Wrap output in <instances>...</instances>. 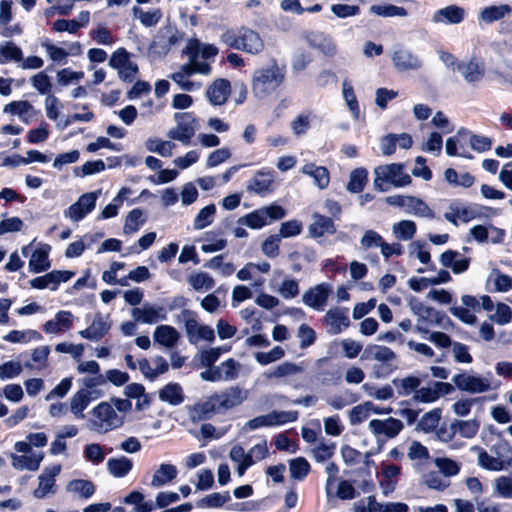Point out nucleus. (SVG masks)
<instances>
[{"label": "nucleus", "mask_w": 512, "mask_h": 512, "mask_svg": "<svg viewBox=\"0 0 512 512\" xmlns=\"http://www.w3.org/2000/svg\"><path fill=\"white\" fill-rule=\"evenodd\" d=\"M131 314L136 322L144 324L167 320V311L164 307L153 306L149 303H145L142 307H134Z\"/></svg>", "instance_id": "nucleus-13"}, {"label": "nucleus", "mask_w": 512, "mask_h": 512, "mask_svg": "<svg viewBox=\"0 0 512 512\" xmlns=\"http://www.w3.org/2000/svg\"><path fill=\"white\" fill-rule=\"evenodd\" d=\"M133 468V461L125 456L109 458L107 470L115 478L125 477Z\"/></svg>", "instance_id": "nucleus-34"}, {"label": "nucleus", "mask_w": 512, "mask_h": 512, "mask_svg": "<svg viewBox=\"0 0 512 512\" xmlns=\"http://www.w3.org/2000/svg\"><path fill=\"white\" fill-rule=\"evenodd\" d=\"M308 231L312 238H319L325 234H334L336 232V226L332 218L314 213Z\"/></svg>", "instance_id": "nucleus-24"}, {"label": "nucleus", "mask_w": 512, "mask_h": 512, "mask_svg": "<svg viewBox=\"0 0 512 512\" xmlns=\"http://www.w3.org/2000/svg\"><path fill=\"white\" fill-rule=\"evenodd\" d=\"M390 59L397 72H414L423 68L422 58L412 49L402 44H396L390 51Z\"/></svg>", "instance_id": "nucleus-4"}, {"label": "nucleus", "mask_w": 512, "mask_h": 512, "mask_svg": "<svg viewBox=\"0 0 512 512\" xmlns=\"http://www.w3.org/2000/svg\"><path fill=\"white\" fill-rule=\"evenodd\" d=\"M143 211L139 208L131 210L126 216L124 224V233L131 234L137 232L144 224Z\"/></svg>", "instance_id": "nucleus-56"}, {"label": "nucleus", "mask_w": 512, "mask_h": 512, "mask_svg": "<svg viewBox=\"0 0 512 512\" xmlns=\"http://www.w3.org/2000/svg\"><path fill=\"white\" fill-rule=\"evenodd\" d=\"M342 95L353 118L358 120L360 116L358 100L352 85L347 80H344L342 83Z\"/></svg>", "instance_id": "nucleus-46"}, {"label": "nucleus", "mask_w": 512, "mask_h": 512, "mask_svg": "<svg viewBox=\"0 0 512 512\" xmlns=\"http://www.w3.org/2000/svg\"><path fill=\"white\" fill-rule=\"evenodd\" d=\"M23 60V52L19 46L12 41L0 44V64L9 62H20Z\"/></svg>", "instance_id": "nucleus-36"}, {"label": "nucleus", "mask_w": 512, "mask_h": 512, "mask_svg": "<svg viewBox=\"0 0 512 512\" xmlns=\"http://www.w3.org/2000/svg\"><path fill=\"white\" fill-rule=\"evenodd\" d=\"M188 283L191 285V287L196 290H211L214 285L215 281L214 279L205 272H199L195 273L189 276Z\"/></svg>", "instance_id": "nucleus-53"}, {"label": "nucleus", "mask_w": 512, "mask_h": 512, "mask_svg": "<svg viewBox=\"0 0 512 512\" xmlns=\"http://www.w3.org/2000/svg\"><path fill=\"white\" fill-rule=\"evenodd\" d=\"M301 171L303 174L312 177L314 184L320 189H325L329 185L330 176L326 167L307 163L302 167Z\"/></svg>", "instance_id": "nucleus-32"}, {"label": "nucleus", "mask_w": 512, "mask_h": 512, "mask_svg": "<svg viewBox=\"0 0 512 512\" xmlns=\"http://www.w3.org/2000/svg\"><path fill=\"white\" fill-rule=\"evenodd\" d=\"M61 472V465H53L51 467H46L43 472L39 475V485L34 490L33 495L35 498L43 499L48 494H54L55 490V478Z\"/></svg>", "instance_id": "nucleus-14"}, {"label": "nucleus", "mask_w": 512, "mask_h": 512, "mask_svg": "<svg viewBox=\"0 0 512 512\" xmlns=\"http://www.w3.org/2000/svg\"><path fill=\"white\" fill-rule=\"evenodd\" d=\"M332 293V287L328 283H320L309 288L302 295V302L307 307L316 311H322L327 303L329 295Z\"/></svg>", "instance_id": "nucleus-10"}, {"label": "nucleus", "mask_w": 512, "mask_h": 512, "mask_svg": "<svg viewBox=\"0 0 512 512\" xmlns=\"http://www.w3.org/2000/svg\"><path fill=\"white\" fill-rule=\"evenodd\" d=\"M179 337L178 331L170 325L157 326L153 333L154 341L166 348H173L177 344Z\"/></svg>", "instance_id": "nucleus-30"}, {"label": "nucleus", "mask_w": 512, "mask_h": 512, "mask_svg": "<svg viewBox=\"0 0 512 512\" xmlns=\"http://www.w3.org/2000/svg\"><path fill=\"white\" fill-rule=\"evenodd\" d=\"M177 468L172 464H161L152 477L151 486L162 487L177 476Z\"/></svg>", "instance_id": "nucleus-35"}, {"label": "nucleus", "mask_w": 512, "mask_h": 512, "mask_svg": "<svg viewBox=\"0 0 512 512\" xmlns=\"http://www.w3.org/2000/svg\"><path fill=\"white\" fill-rule=\"evenodd\" d=\"M512 8L508 4L491 5L484 7L479 15V24H492L496 21L502 20L505 17L510 16Z\"/></svg>", "instance_id": "nucleus-26"}, {"label": "nucleus", "mask_w": 512, "mask_h": 512, "mask_svg": "<svg viewBox=\"0 0 512 512\" xmlns=\"http://www.w3.org/2000/svg\"><path fill=\"white\" fill-rule=\"evenodd\" d=\"M423 483L428 488L437 491H443L450 485V481L444 479L439 471H431L424 474Z\"/></svg>", "instance_id": "nucleus-57"}, {"label": "nucleus", "mask_w": 512, "mask_h": 512, "mask_svg": "<svg viewBox=\"0 0 512 512\" xmlns=\"http://www.w3.org/2000/svg\"><path fill=\"white\" fill-rule=\"evenodd\" d=\"M495 492L502 498L512 497V477L500 476L495 480Z\"/></svg>", "instance_id": "nucleus-64"}, {"label": "nucleus", "mask_w": 512, "mask_h": 512, "mask_svg": "<svg viewBox=\"0 0 512 512\" xmlns=\"http://www.w3.org/2000/svg\"><path fill=\"white\" fill-rule=\"evenodd\" d=\"M369 12L381 17H405L408 15L404 7L394 4L372 5L369 8Z\"/></svg>", "instance_id": "nucleus-43"}, {"label": "nucleus", "mask_w": 512, "mask_h": 512, "mask_svg": "<svg viewBox=\"0 0 512 512\" xmlns=\"http://www.w3.org/2000/svg\"><path fill=\"white\" fill-rule=\"evenodd\" d=\"M184 324H185V331L188 337V340L191 344L197 343L196 334L199 332V328L202 325H199L196 314L188 309H184L181 313Z\"/></svg>", "instance_id": "nucleus-44"}, {"label": "nucleus", "mask_w": 512, "mask_h": 512, "mask_svg": "<svg viewBox=\"0 0 512 512\" xmlns=\"http://www.w3.org/2000/svg\"><path fill=\"white\" fill-rule=\"evenodd\" d=\"M468 84H474L483 79L485 75V63L472 57L469 61H462L457 70Z\"/></svg>", "instance_id": "nucleus-20"}, {"label": "nucleus", "mask_w": 512, "mask_h": 512, "mask_svg": "<svg viewBox=\"0 0 512 512\" xmlns=\"http://www.w3.org/2000/svg\"><path fill=\"white\" fill-rule=\"evenodd\" d=\"M75 273L69 270H53L43 276H38L30 280V285L35 289L49 288L52 291L58 289L63 282L69 281Z\"/></svg>", "instance_id": "nucleus-9"}, {"label": "nucleus", "mask_w": 512, "mask_h": 512, "mask_svg": "<svg viewBox=\"0 0 512 512\" xmlns=\"http://www.w3.org/2000/svg\"><path fill=\"white\" fill-rule=\"evenodd\" d=\"M368 172L365 168H356L351 171L346 189L350 193H360L367 183Z\"/></svg>", "instance_id": "nucleus-39"}, {"label": "nucleus", "mask_w": 512, "mask_h": 512, "mask_svg": "<svg viewBox=\"0 0 512 512\" xmlns=\"http://www.w3.org/2000/svg\"><path fill=\"white\" fill-rule=\"evenodd\" d=\"M100 194L101 190L82 194L78 200L64 212L65 217L70 218L74 222L81 221L94 210Z\"/></svg>", "instance_id": "nucleus-8"}, {"label": "nucleus", "mask_w": 512, "mask_h": 512, "mask_svg": "<svg viewBox=\"0 0 512 512\" xmlns=\"http://www.w3.org/2000/svg\"><path fill=\"white\" fill-rule=\"evenodd\" d=\"M393 233L399 240H410L416 233V224L411 220H401L393 225Z\"/></svg>", "instance_id": "nucleus-55"}, {"label": "nucleus", "mask_w": 512, "mask_h": 512, "mask_svg": "<svg viewBox=\"0 0 512 512\" xmlns=\"http://www.w3.org/2000/svg\"><path fill=\"white\" fill-rule=\"evenodd\" d=\"M286 211L280 205H269L254 210L237 220L239 225H245L251 229H261L268 225L271 221L280 220L285 217Z\"/></svg>", "instance_id": "nucleus-3"}, {"label": "nucleus", "mask_w": 512, "mask_h": 512, "mask_svg": "<svg viewBox=\"0 0 512 512\" xmlns=\"http://www.w3.org/2000/svg\"><path fill=\"white\" fill-rule=\"evenodd\" d=\"M285 79V69L275 60L269 65L257 69L253 74L252 92L255 97L264 99L274 92Z\"/></svg>", "instance_id": "nucleus-1"}, {"label": "nucleus", "mask_w": 512, "mask_h": 512, "mask_svg": "<svg viewBox=\"0 0 512 512\" xmlns=\"http://www.w3.org/2000/svg\"><path fill=\"white\" fill-rule=\"evenodd\" d=\"M231 500L229 492H214L201 498L196 506L199 508H219Z\"/></svg>", "instance_id": "nucleus-45"}, {"label": "nucleus", "mask_w": 512, "mask_h": 512, "mask_svg": "<svg viewBox=\"0 0 512 512\" xmlns=\"http://www.w3.org/2000/svg\"><path fill=\"white\" fill-rule=\"evenodd\" d=\"M218 400V407L222 413L234 408L244 402L247 398V392L238 386L226 388L215 393Z\"/></svg>", "instance_id": "nucleus-15"}, {"label": "nucleus", "mask_w": 512, "mask_h": 512, "mask_svg": "<svg viewBox=\"0 0 512 512\" xmlns=\"http://www.w3.org/2000/svg\"><path fill=\"white\" fill-rule=\"evenodd\" d=\"M49 250L50 247L48 245L34 250L29 259L30 272L38 274L47 271L50 268Z\"/></svg>", "instance_id": "nucleus-29"}, {"label": "nucleus", "mask_w": 512, "mask_h": 512, "mask_svg": "<svg viewBox=\"0 0 512 512\" xmlns=\"http://www.w3.org/2000/svg\"><path fill=\"white\" fill-rule=\"evenodd\" d=\"M311 113H301L292 122L291 129L296 136L304 135L310 128Z\"/></svg>", "instance_id": "nucleus-62"}, {"label": "nucleus", "mask_w": 512, "mask_h": 512, "mask_svg": "<svg viewBox=\"0 0 512 512\" xmlns=\"http://www.w3.org/2000/svg\"><path fill=\"white\" fill-rule=\"evenodd\" d=\"M456 432L464 438H473L480 427V422L476 419L454 420Z\"/></svg>", "instance_id": "nucleus-54"}, {"label": "nucleus", "mask_w": 512, "mask_h": 512, "mask_svg": "<svg viewBox=\"0 0 512 512\" xmlns=\"http://www.w3.org/2000/svg\"><path fill=\"white\" fill-rule=\"evenodd\" d=\"M441 418V410L433 409L429 412H426L421 419L418 421L416 429L419 431H423L425 433H429L433 431L437 426Z\"/></svg>", "instance_id": "nucleus-48"}, {"label": "nucleus", "mask_w": 512, "mask_h": 512, "mask_svg": "<svg viewBox=\"0 0 512 512\" xmlns=\"http://www.w3.org/2000/svg\"><path fill=\"white\" fill-rule=\"evenodd\" d=\"M451 381L457 389L469 394H480L492 389L490 379L479 374L461 372L454 375Z\"/></svg>", "instance_id": "nucleus-7"}, {"label": "nucleus", "mask_w": 512, "mask_h": 512, "mask_svg": "<svg viewBox=\"0 0 512 512\" xmlns=\"http://www.w3.org/2000/svg\"><path fill=\"white\" fill-rule=\"evenodd\" d=\"M105 170V163L103 160L87 161L81 167L74 168V175L77 177H84L92 175Z\"/></svg>", "instance_id": "nucleus-59"}, {"label": "nucleus", "mask_w": 512, "mask_h": 512, "mask_svg": "<svg viewBox=\"0 0 512 512\" xmlns=\"http://www.w3.org/2000/svg\"><path fill=\"white\" fill-rule=\"evenodd\" d=\"M66 490L89 499L95 493V485L90 480L74 479L67 484Z\"/></svg>", "instance_id": "nucleus-40"}, {"label": "nucleus", "mask_w": 512, "mask_h": 512, "mask_svg": "<svg viewBox=\"0 0 512 512\" xmlns=\"http://www.w3.org/2000/svg\"><path fill=\"white\" fill-rule=\"evenodd\" d=\"M291 478L302 481L310 472V464L304 457H297L289 461Z\"/></svg>", "instance_id": "nucleus-49"}, {"label": "nucleus", "mask_w": 512, "mask_h": 512, "mask_svg": "<svg viewBox=\"0 0 512 512\" xmlns=\"http://www.w3.org/2000/svg\"><path fill=\"white\" fill-rule=\"evenodd\" d=\"M89 398L87 393L82 389L78 390L70 400V410L78 419H84L83 411L89 406Z\"/></svg>", "instance_id": "nucleus-47"}, {"label": "nucleus", "mask_w": 512, "mask_h": 512, "mask_svg": "<svg viewBox=\"0 0 512 512\" xmlns=\"http://www.w3.org/2000/svg\"><path fill=\"white\" fill-rule=\"evenodd\" d=\"M458 251L447 250L440 255V263L450 268L454 274H460L465 272L470 265V258L461 257Z\"/></svg>", "instance_id": "nucleus-25"}, {"label": "nucleus", "mask_w": 512, "mask_h": 512, "mask_svg": "<svg viewBox=\"0 0 512 512\" xmlns=\"http://www.w3.org/2000/svg\"><path fill=\"white\" fill-rule=\"evenodd\" d=\"M220 407H218V400L214 394L194 404L189 410V416L193 422L211 419L215 414H221Z\"/></svg>", "instance_id": "nucleus-12"}, {"label": "nucleus", "mask_w": 512, "mask_h": 512, "mask_svg": "<svg viewBox=\"0 0 512 512\" xmlns=\"http://www.w3.org/2000/svg\"><path fill=\"white\" fill-rule=\"evenodd\" d=\"M419 321H424L443 329H449L453 324L451 319L444 312L438 311L433 307H428Z\"/></svg>", "instance_id": "nucleus-38"}, {"label": "nucleus", "mask_w": 512, "mask_h": 512, "mask_svg": "<svg viewBox=\"0 0 512 512\" xmlns=\"http://www.w3.org/2000/svg\"><path fill=\"white\" fill-rule=\"evenodd\" d=\"M383 237L374 230H366L360 239V246L364 250H368L371 248H380Z\"/></svg>", "instance_id": "nucleus-63"}, {"label": "nucleus", "mask_w": 512, "mask_h": 512, "mask_svg": "<svg viewBox=\"0 0 512 512\" xmlns=\"http://www.w3.org/2000/svg\"><path fill=\"white\" fill-rule=\"evenodd\" d=\"M239 40L240 43L238 50L246 53L256 55L264 49V42L260 35L248 27H240Z\"/></svg>", "instance_id": "nucleus-21"}, {"label": "nucleus", "mask_w": 512, "mask_h": 512, "mask_svg": "<svg viewBox=\"0 0 512 512\" xmlns=\"http://www.w3.org/2000/svg\"><path fill=\"white\" fill-rule=\"evenodd\" d=\"M324 323L328 326L329 334H340L350 326L349 309L346 307L329 309L324 316Z\"/></svg>", "instance_id": "nucleus-11"}, {"label": "nucleus", "mask_w": 512, "mask_h": 512, "mask_svg": "<svg viewBox=\"0 0 512 512\" xmlns=\"http://www.w3.org/2000/svg\"><path fill=\"white\" fill-rule=\"evenodd\" d=\"M434 463L439 469L441 475L445 476L446 478L455 476L460 471V465L450 458L437 457L435 458Z\"/></svg>", "instance_id": "nucleus-58"}, {"label": "nucleus", "mask_w": 512, "mask_h": 512, "mask_svg": "<svg viewBox=\"0 0 512 512\" xmlns=\"http://www.w3.org/2000/svg\"><path fill=\"white\" fill-rule=\"evenodd\" d=\"M474 450L478 451V464L492 471H500L504 469V462L499 459L489 455L484 449L479 447H474Z\"/></svg>", "instance_id": "nucleus-52"}, {"label": "nucleus", "mask_w": 512, "mask_h": 512, "mask_svg": "<svg viewBox=\"0 0 512 512\" xmlns=\"http://www.w3.org/2000/svg\"><path fill=\"white\" fill-rule=\"evenodd\" d=\"M392 384L396 387L397 393L400 396H408L411 393H416L420 387L421 379L416 376L409 375L402 379H393Z\"/></svg>", "instance_id": "nucleus-37"}, {"label": "nucleus", "mask_w": 512, "mask_h": 512, "mask_svg": "<svg viewBox=\"0 0 512 512\" xmlns=\"http://www.w3.org/2000/svg\"><path fill=\"white\" fill-rule=\"evenodd\" d=\"M22 370V365L18 361L11 360L5 362L2 365H0V379L3 381L14 379L21 374Z\"/></svg>", "instance_id": "nucleus-61"}, {"label": "nucleus", "mask_w": 512, "mask_h": 512, "mask_svg": "<svg viewBox=\"0 0 512 512\" xmlns=\"http://www.w3.org/2000/svg\"><path fill=\"white\" fill-rule=\"evenodd\" d=\"M174 118L177 127L169 130L168 137L180 141L184 145H189L199 127L196 117L191 112H182L176 113Z\"/></svg>", "instance_id": "nucleus-6"}, {"label": "nucleus", "mask_w": 512, "mask_h": 512, "mask_svg": "<svg viewBox=\"0 0 512 512\" xmlns=\"http://www.w3.org/2000/svg\"><path fill=\"white\" fill-rule=\"evenodd\" d=\"M132 12L133 16L138 18L145 27L155 26L162 18V11L159 8L143 11L140 7L134 6Z\"/></svg>", "instance_id": "nucleus-41"}, {"label": "nucleus", "mask_w": 512, "mask_h": 512, "mask_svg": "<svg viewBox=\"0 0 512 512\" xmlns=\"http://www.w3.org/2000/svg\"><path fill=\"white\" fill-rule=\"evenodd\" d=\"M403 423L396 418L372 419L369 424V430L376 436L384 435L386 438L396 437L403 429Z\"/></svg>", "instance_id": "nucleus-16"}, {"label": "nucleus", "mask_w": 512, "mask_h": 512, "mask_svg": "<svg viewBox=\"0 0 512 512\" xmlns=\"http://www.w3.org/2000/svg\"><path fill=\"white\" fill-rule=\"evenodd\" d=\"M110 328L111 323L108 316L105 317L101 313H97L92 323L86 329L79 331V335L90 341H99L108 333Z\"/></svg>", "instance_id": "nucleus-19"}, {"label": "nucleus", "mask_w": 512, "mask_h": 512, "mask_svg": "<svg viewBox=\"0 0 512 512\" xmlns=\"http://www.w3.org/2000/svg\"><path fill=\"white\" fill-rule=\"evenodd\" d=\"M309 45L319 50L326 57H334L337 53L335 41L324 33H313L308 37Z\"/></svg>", "instance_id": "nucleus-27"}, {"label": "nucleus", "mask_w": 512, "mask_h": 512, "mask_svg": "<svg viewBox=\"0 0 512 512\" xmlns=\"http://www.w3.org/2000/svg\"><path fill=\"white\" fill-rule=\"evenodd\" d=\"M465 15L466 12L463 7L452 4L436 10L431 21L434 24L457 25L465 19Z\"/></svg>", "instance_id": "nucleus-17"}, {"label": "nucleus", "mask_w": 512, "mask_h": 512, "mask_svg": "<svg viewBox=\"0 0 512 512\" xmlns=\"http://www.w3.org/2000/svg\"><path fill=\"white\" fill-rule=\"evenodd\" d=\"M215 214L216 206L214 204H209L202 208L194 218V229L202 230L209 226L213 222Z\"/></svg>", "instance_id": "nucleus-51"}, {"label": "nucleus", "mask_w": 512, "mask_h": 512, "mask_svg": "<svg viewBox=\"0 0 512 512\" xmlns=\"http://www.w3.org/2000/svg\"><path fill=\"white\" fill-rule=\"evenodd\" d=\"M92 413L96 420L92 421L91 429L98 433H106L120 427L123 423L122 417L118 416L114 408L107 402L99 403Z\"/></svg>", "instance_id": "nucleus-5"}, {"label": "nucleus", "mask_w": 512, "mask_h": 512, "mask_svg": "<svg viewBox=\"0 0 512 512\" xmlns=\"http://www.w3.org/2000/svg\"><path fill=\"white\" fill-rule=\"evenodd\" d=\"M231 94V84L227 79H216L206 90V97L213 106H221L226 103Z\"/></svg>", "instance_id": "nucleus-18"}, {"label": "nucleus", "mask_w": 512, "mask_h": 512, "mask_svg": "<svg viewBox=\"0 0 512 512\" xmlns=\"http://www.w3.org/2000/svg\"><path fill=\"white\" fill-rule=\"evenodd\" d=\"M362 360H376L384 365H389L392 361L396 359L395 352L389 347L370 344L367 345L362 354Z\"/></svg>", "instance_id": "nucleus-22"}, {"label": "nucleus", "mask_w": 512, "mask_h": 512, "mask_svg": "<svg viewBox=\"0 0 512 512\" xmlns=\"http://www.w3.org/2000/svg\"><path fill=\"white\" fill-rule=\"evenodd\" d=\"M145 147L149 152L157 153L162 157H170L175 144L158 138H148L145 142Z\"/></svg>", "instance_id": "nucleus-42"}, {"label": "nucleus", "mask_w": 512, "mask_h": 512, "mask_svg": "<svg viewBox=\"0 0 512 512\" xmlns=\"http://www.w3.org/2000/svg\"><path fill=\"white\" fill-rule=\"evenodd\" d=\"M12 466L16 470L37 471L44 458L43 453H32L29 455H17L11 453Z\"/></svg>", "instance_id": "nucleus-28"}, {"label": "nucleus", "mask_w": 512, "mask_h": 512, "mask_svg": "<svg viewBox=\"0 0 512 512\" xmlns=\"http://www.w3.org/2000/svg\"><path fill=\"white\" fill-rule=\"evenodd\" d=\"M83 454L85 459L92 462L94 465L102 463L105 458V453L102 446L97 443L86 445Z\"/></svg>", "instance_id": "nucleus-60"}, {"label": "nucleus", "mask_w": 512, "mask_h": 512, "mask_svg": "<svg viewBox=\"0 0 512 512\" xmlns=\"http://www.w3.org/2000/svg\"><path fill=\"white\" fill-rule=\"evenodd\" d=\"M159 399L171 406H178L184 401V392L179 383L171 382L166 384L158 393Z\"/></svg>", "instance_id": "nucleus-31"}, {"label": "nucleus", "mask_w": 512, "mask_h": 512, "mask_svg": "<svg viewBox=\"0 0 512 512\" xmlns=\"http://www.w3.org/2000/svg\"><path fill=\"white\" fill-rule=\"evenodd\" d=\"M404 164L402 163H391L385 165H379L374 168V187L381 191L386 192L388 190L387 184H391L394 187H405L408 186L412 179L409 174L404 172Z\"/></svg>", "instance_id": "nucleus-2"}, {"label": "nucleus", "mask_w": 512, "mask_h": 512, "mask_svg": "<svg viewBox=\"0 0 512 512\" xmlns=\"http://www.w3.org/2000/svg\"><path fill=\"white\" fill-rule=\"evenodd\" d=\"M274 182V171L272 169H261L251 179L247 188L259 195H264L271 190Z\"/></svg>", "instance_id": "nucleus-23"}, {"label": "nucleus", "mask_w": 512, "mask_h": 512, "mask_svg": "<svg viewBox=\"0 0 512 512\" xmlns=\"http://www.w3.org/2000/svg\"><path fill=\"white\" fill-rule=\"evenodd\" d=\"M486 399H488V400H495L496 399V395H494L492 397H488V398H486V397H476V398L460 399V400L456 401L452 405L453 412L457 416L465 417V416H467L470 413L473 404L481 403V402H483Z\"/></svg>", "instance_id": "nucleus-50"}, {"label": "nucleus", "mask_w": 512, "mask_h": 512, "mask_svg": "<svg viewBox=\"0 0 512 512\" xmlns=\"http://www.w3.org/2000/svg\"><path fill=\"white\" fill-rule=\"evenodd\" d=\"M405 213L421 218L433 219L435 212L422 199L410 196L407 202Z\"/></svg>", "instance_id": "nucleus-33"}]
</instances>
